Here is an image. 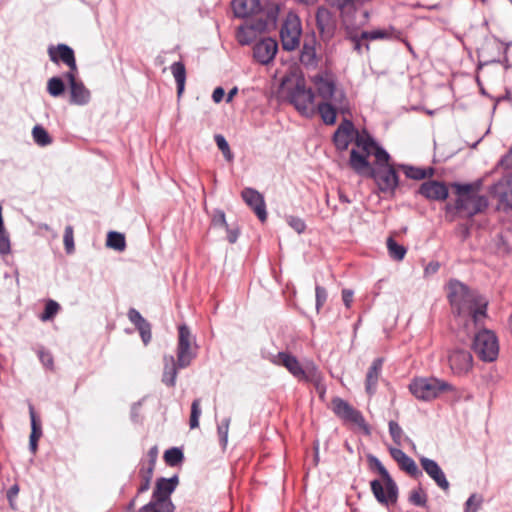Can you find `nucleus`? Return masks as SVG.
I'll return each instance as SVG.
<instances>
[{
  "mask_svg": "<svg viewBox=\"0 0 512 512\" xmlns=\"http://www.w3.org/2000/svg\"><path fill=\"white\" fill-rule=\"evenodd\" d=\"M371 461L374 463L375 468L377 469L378 473L381 476V479L387 480L389 486L391 488H393V486H394L393 485V478L391 477V475L389 474L387 469L382 465V463L376 457H372Z\"/></svg>",
  "mask_w": 512,
  "mask_h": 512,
  "instance_id": "nucleus-49",
  "label": "nucleus"
},
{
  "mask_svg": "<svg viewBox=\"0 0 512 512\" xmlns=\"http://www.w3.org/2000/svg\"><path fill=\"white\" fill-rule=\"evenodd\" d=\"M483 503L481 495L472 494L465 503V512H477Z\"/></svg>",
  "mask_w": 512,
  "mask_h": 512,
  "instance_id": "nucleus-48",
  "label": "nucleus"
},
{
  "mask_svg": "<svg viewBox=\"0 0 512 512\" xmlns=\"http://www.w3.org/2000/svg\"><path fill=\"white\" fill-rule=\"evenodd\" d=\"M409 501L415 506L425 507L427 503V495L421 488H417L411 491Z\"/></svg>",
  "mask_w": 512,
  "mask_h": 512,
  "instance_id": "nucleus-42",
  "label": "nucleus"
},
{
  "mask_svg": "<svg viewBox=\"0 0 512 512\" xmlns=\"http://www.w3.org/2000/svg\"><path fill=\"white\" fill-rule=\"evenodd\" d=\"M341 13L343 21L352 16L367 0H329Z\"/></svg>",
  "mask_w": 512,
  "mask_h": 512,
  "instance_id": "nucleus-28",
  "label": "nucleus"
},
{
  "mask_svg": "<svg viewBox=\"0 0 512 512\" xmlns=\"http://www.w3.org/2000/svg\"><path fill=\"white\" fill-rule=\"evenodd\" d=\"M509 185V181L507 179H503L499 181L494 186V193L498 196L500 204L505 209L512 210V188L506 190L505 188Z\"/></svg>",
  "mask_w": 512,
  "mask_h": 512,
  "instance_id": "nucleus-29",
  "label": "nucleus"
},
{
  "mask_svg": "<svg viewBox=\"0 0 512 512\" xmlns=\"http://www.w3.org/2000/svg\"><path fill=\"white\" fill-rule=\"evenodd\" d=\"M287 221H288V224L297 233H302L305 230V228H306V224H305V222L301 218L290 216Z\"/></svg>",
  "mask_w": 512,
  "mask_h": 512,
  "instance_id": "nucleus-54",
  "label": "nucleus"
},
{
  "mask_svg": "<svg viewBox=\"0 0 512 512\" xmlns=\"http://www.w3.org/2000/svg\"><path fill=\"white\" fill-rule=\"evenodd\" d=\"M59 309H60V305L56 301L48 300L45 305L44 312L40 317L41 320L47 321V320L52 319L58 313Z\"/></svg>",
  "mask_w": 512,
  "mask_h": 512,
  "instance_id": "nucleus-45",
  "label": "nucleus"
},
{
  "mask_svg": "<svg viewBox=\"0 0 512 512\" xmlns=\"http://www.w3.org/2000/svg\"><path fill=\"white\" fill-rule=\"evenodd\" d=\"M352 142L355 147L351 151L359 155H373L379 163L387 161L388 152L366 130L359 131L352 121L344 119L334 132L333 143L338 151L343 152Z\"/></svg>",
  "mask_w": 512,
  "mask_h": 512,
  "instance_id": "nucleus-2",
  "label": "nucleus"
},
{
  "mask_svg": "<svg viewBox=\"0 0 512 512\" xmlns=\"http://www.w3.org/2000/svg\"><path fill=\"white\" fill-rule=\"evenodd\" d=\"M10 252V241L5 232L3 219H2V207L0 206V253L8 254Z\"/></svg>",
  "mask_w": 512,
  "mask_h": 512,
  "instance_id": "nucleus-41",
  "label": "nucleus"
},
{
  "mask_svg": "<svg viewBox=\"0 0 512 512\" xmlns=\"http://www.w3.org/2000/svg\"><path fill=\"white\" fill-rule=\"evenodd\" d=\"M420 463L424 471L436 482V484L443 489L444 491H447L449 489V482L446 479V476L440 466L437 464L436 461L422 457L420 459Z\"/></svg>",
  "mask_w": 512,
  "mask_h": 512,
  "instance_id": "nucleus-21",
  "label": "nucleus"
},
{
  "mask_svg": "<svg viewBox=\"0 0 512 512\" xmlns=\"http://www.w3.org/2000/svg\"><path fill=\"white\" fill-rule=\"evenodd\" d=\"M226 228H228V226ZM227 238L230 243H235L238 238V231L227 229Z\"/></svg>",
  "mask_w": 512,
  "mask_h": 512,
  "instance_id": "nucleus-64",
  "label": "nucleus"
},
{
  "mask_svg": "<svg viewBox=\"0 0 512 512\" xmlns=\"http://www.w3.org/2000/svg\"><path fill=\"white\" fill-rule=\"evenodd\" d=\"M106 245L117 251H123L126 247L125 237L119 232L111 231L107 235Z\"/></svg>",
  "mask_w": 512,
  "mask_h": 512,
  "instance_id": "nucleus-36",
  "label": "nucleus"
},
{
  "mask_svg": "<svg viewBox=\"0 0 512 512\" xmlns=\"http://www.w3.org/2000/svg\"><path fill=\"white\" fill-rule=\"evenodd\" d=\"M389 452L391 457L397 462L401 470L405 471L407 474L415 478L421 475V471L419 470L415 461L411 457L406 455L401 449L391 447L389 448Z\"/></svg>",
  "mask_w": 512,
  "mask_h": 512,
  "instance_id": "nucleus-22",
  "label": "nucleus"
},
{
  "mask_svg": "<svg viewBox=\"0 0 512 512\" xmlns=\"http://www.w3.org/2000/svg\"><path fill=\"white\" fill-rule=\"evenodd\" d=\"M389 433H390L393 441L397 445H399V446L402 445V442L405 438L403 435V430L397 422H395V421L389 422Z\"/></svg>",
  "mask_w": 512,
  "mask_h": 512,
  "instance_id": "nucleus-47",
  "label": "nucleus"
},
{
  "mask_svg": "<svg viewBox=\"0 0 512 512\" xmlns=\"http://www.w3.org/2000/svg\"><path fill=\"white\" fill-rule=\"evenodd\" d=\"M48 55L53 63L58 64L59 62H62L68 66L69 71L67 73H78L74 51L68 45L58 44L57 46H50L48 48Z\"/></svg>",
  "mask_w": 512,
  "mask_h": 512,
  "instance_id": "nucleus-14",
  "label": "nucleus"
},
{
  "mask_svg": "<svg viewBox=\"0 0 512 512\" xmlns=\"http://www.w3.org/2000/svg\"><path fill=\"white\" fill-rule=\"evenodd\" d=\"M47 91L52 97H59L65 91V84L62 78L52 77L47 82Z\"/></svg>",
  "mask_w": 512,
  "mask_h": 512,
  "instance_id": "nucleus-38",
  "label": "nucleus"
},
{
  "mask_svg": "<svg viewBox=\"0 0 512 512\" xmlns=\"http://www.w3.org/2000/svg\"><path fill=\"white\" fill-rule=\"evenodd\" d=\"M229 425H230V418H226L217 427V432H218L221 444L223 446H225L227 444Z\"/></svg>",
  "mask_w": 512,
  "mask_h": 512,
  "instance_id": "nucleus-50",
  "label": "nucleus"
},
{
  "mask_svg": "<svg viewBox=\"0 0 512 512\" xmlns=\"http://www.w3.org/2000/svg\"><path fill=\"white\" fill-rule=\"evenodd\" d=\"M383 367V359L376 358L371 366L369 367L366 379H365V390L367 394L370 396L374 395L377 389L378 381L381 376V371Z\"/></svg>",
  "mask_w": 512,
  "mask_h": 512,
  "instance_id": "nucleus-24",
  "label": "nucleus"
},
{
  "mask_svg": "<svg viewBox=\"0 0 512 512\" xmlns=\"http://www.w3.org/2000/svg\"><path fill=\"white\" fill-rule=\"evenodd\" d=\"M215 142H216L219 150L223 153V156L225 157V159L229 162L232 161L233 154L230 150L229 144L226 141L225 137L221 134H217V135H215Z\"/></svg>",
  "mask_w": 512,
  "mask_h": 512,
  "instance_id": "nucleus-43",
  "label": "nucleus"
},
{
  "mask_svg": "<svg viewBox=\"0 0 512 512\" xmlns=\"http://www.w3.org/2000/svg\"><path fill=\"white\" fill-rule=\"evenodd\" d=\"M225 91L222 87H217L212 93V99L215 103H219L223 100Z\"/></svg>",
  "mask_w": 512,
  "mask_h": 512,
  "instance_id": "nucleus-58",
  "label": "nucleus"
},
{
  "mask_svg": "<svg viewBox=\"0 0 512 512\" xmlns=\"http://www.w3.org/2000/svg\"><path fill=\"white\" fill-rule=\"evenodd\" d=\"M63 242L65 251L67 254H72L75 251V244H74V229L71 225H68L65 227L64 235H63Z\"/></svg>",
  "mask_w": 512,
  "mask_h": 512,
  "instance_id": "nucleus-40",
  "label": "nucleus"
},
{
  "mask_svg": "<svg viewBox=\"0 0 512 512\" xmlns=\"http://www.w3.org/2000/svg\"><path fill=\"white\" fill-rule=\"evenodd\" d=\"M393 488H391L387 480L374 479L370 482V488L373 496L379 504L384 507L394 506L398 501L399 488L393 480Z\"/></svg>",
  "mask_w": 512,
  "mask_h": 512,
  "instance_id": "nucleus-13",
  "label": "nucleus"
},
{
  "mask_svg": "<svg viewBox=\"0 0 512 512\" xmlns=\"http://www.w3.org/2000/svg\"><path fill=\"white\" fill-rule=\"evenodd\" d=\"M410 392L419 400L430 401L441 393L452 392L455 388L447 381L438 378H417L409 385Z\"/></svg>",
  "mask_w": 512,
  "mask_h": 512,
  "instance_id": "nucleus-8",
  "label": "nucleus"
},
{
  "mask_svg": "<svg viewBox=\"0 0 512 512\" xmlns=\"http://www.w3.org/2000/svg\"><path fill=\"white\" fill-rule=\"evenodd\" d=\"M447 290L452 312L466 332L470 333L482 324L487 309V302L484 299L458 280H451Z\"/></svg>",
  "mask_w": 512,
  "mask_h": 512,
  "instance_id": "nucleus-1",
  "label": "nucleus"
},
{
  "mask_svg": "<svg viewBox=\"0 0 512 512\" xmlns=\"http://www.w3.org/2000/svg\"><path fill=\"white\" fill-rule=\"evenodd\" d=\"M353 295H354V293L350 289H343L342 290V300L344 302V305L347 308L351 307V304L353 302Z\"/></svg>",
  "mask_w": 512,
  "mask_h": 512,
  "instance_id": "nucleus-55",
  "label": "nucleus"
},
{
  "mask_svg": "<svg viewBox=\"0 0 512 512\" xmlns=\"http://www.w3.org/2000/svg\"><path fill=\"white\" fill-rule=\"evenodd\" d=\"M300 61L305 66H315L317 64L314 39H310L309 41L306 40L304 42L301 50Z\"/></svg>",
  "mask_w": 512,
  "mask_h": 512,
  "instance_id": "nucleus-31",
  "label": "nucleus"
},
{
  "mask_svg": "<svg viewBox=\"0 0 512 512\" xmlns=\"http://www.w3.org/2000/svg\"><path fill=\"white\" fill-rule=\"evenodd\" d=\"M401 168L404 170L405 175L410 179L422 180L427 177V173L424 169L406 165H402Z\"/></svg>",
  "mask_w": 512,
  "mask_h": 512,
  "instance_id": "nucleus-46",
  "label": "nucleus"
},
{
  "mask_svg": "<svg viewBox=\"0 0 512 512\" xmlns=\"http://www.w3.org/2000/svg\"><path fill=\"white\" fill-rule=\"evenodd\" d=\"M288 98L302 115L310 117L315 113V94L311 88L306 87L303 79H298L289 89Z\"/></svg>",
  "mask_w": 512,
  "mask_h": 512,
  "instance_id": "nucleus-9",
  "label": "nucleus"
},
{
  "mask_svg": "<svg viewBox=\"0 0 512 512\" xmlns=\"http://www.w3.org/2000/svg\"><path fill=\"white\" fill-rule=\"evenodd\" d=\"M136 328L140 333L142 341L144 342L145 345H147L150 342L151 337H152L151 325L146 321L145 323H143V325H140Z\"/></svg>",
  "mask_w": 512,
  "mask_h": 512,
  "instance_id": "nucleus-52",
  "label": "nucleus"
},
{
  "mask_svg": "<svg viewBox=\"0 0 512 512\" xmlns=\"http://www.w3.org/2000/svg\"><path fill=\"white\" fill-rule=\"evenodd\" d=\"M371 155H359L350 151L349 167L360 176L372 178L378 189L385 194L393 195L399 184V177L395 168L390 164V155L386 162L379 163L375 158V167L369 162Z\"/></svg>",
  "mask_w": 512,
  "mask_h": 512,
  "instance_id": "nucleus-3",
  "label": "nucleus"
},
{
  "mask_svg": "<svg viewBox=\"0 0 512 512\" xmlns=\"http://www.w3.org/2000/svg\"><path fill=\"white\" fill-rule=\"evenodd\" d=\"M213 224L215 226L227 227L225 214L223 211H217L213 218Z\"/></svg>",
  "mask_w": 512,
  "mask_h": 512,
  "instance_id": "nucleus-56",
  "label": "nucleus"
},
{
  "mask_svg": "<svg viewBox=\"0 0 512 512\" xmlns=\"http://www.w3.org/2000/svg\"><path fill=\"white\" fill-rule=\"evenodd\" d=\"M387 249L389 256L396 261L403 260L407 252L406 248L398 244L392 237L387 239Z\"/></svg>",
  "mask_w": 512,
  "mask_h": 512,
  "instance_id": "nucleus-35",
  "label": "nucleus"
},
{
  "mask_svg": "<svg viewBox=\"0 0 512 512\" xmlns=\"http://www.w3.org/2000/svg\"><path fill=\"white\" fill-rule=\"evenodd\" d=\"M152 464L142 463L139 470V477L141 479V484L137 489V495H140L150 488L151 479L153 476L154 468L151 467Z\"/></svg>",
  "mask_w": 512,
  "mask_h": 512,
  "instance_id": "nucleus-34",
  "label": "nucleus"
},
{
  "mask_svg": "<svg viewBox=\"0 0 512 512\" xmlns=\"http://www.w3.org/2000/svg\"><path fill=\"white\" fill-rule=\"evenodd\" d=\"M40 436H41V431L36 432V430L33 429V431L31 432V435H30V447L32 450H36L37 441Z\"/></svg>",
  "mask_w": 512,
  "mask_h": 512,
  "instance_id": "nucleus-60",
  "label": "nucleus"
},
{
  "mask_svg": "<svg viewBox=\"0 0 512 512\" xmlns=\"http://www.w3.org/2000/svg\"><path fill=\"white\" fill-rule=\"evenodd\" d=\"M440 265L438 262H430L424 269L425 275L434 274L438 271Z\"/></svg>",
  "mask_w": 512,
  "mask_h": 512,
  "instance_id": "nucleus-59",
  "label": "nucleus"
},
{
  "mask_svg": "<svg viewBox=\"0 0 512 512\" xmlns=\"http://www.w3.org/2000/svg\"><path fill=\"white\" fill-rule=\"evenodd\" d=\"M201 415L200 399H195L191 404V415L189 425L191 429L199 426V418Z\"/></svg>",
  "mask_w": 512,
  "mask_h": 512,
  "instance_id": "nucleus-44",
  "label": "nucleus"
},
{
  "mask_svg": "<svg viewBox=\"0 0 512 512\" xmlns=\"http://www.w3.org/2000/svg\"><path fill=\"white\" fill-rule=\"evenodd\" d=\"M278 51L277 41L272 38H264L253 47V56L261 64L270 63Z\"/></svg>",
  "mask_w": 512,
  "mask_h": 512,
  "instance_id": "nucleus-18",
  "label": "nucleus"
},
{
  "mask_svg": "<svg viewBox=\"0 0 512 512\" xmlns=\"http://www.w3.org/2000/svg\"><path fill=\"white\" fill-rule=\"evenodd\" d=\"M175 509L171 500L155 499L141 507L138 512H173Z\"/></svg>",
  "mask_w": 512,
  "mask_h": 512,
  "instance_id": "nucleus-30",
  "label": "nucleus"
},
{
  "mask_svg": "<svg viewBox=\"0 0 512 512\" xmlns=\"http://www.w3.org/2000/svg\"><path fill=\"white\" fill-rule=\"evenodd\" d=\"M401 32L398 31L393 26H389L384 29H376L372 31H363L361 33V38L364 40H380V39H400Z\"/></svg>",
  "mask_w": 512,
  "mask_h": 512,
  "instance_id": "nucleus-27",
  "label": "nucleus"
},
{
  "mask_svg": "<svg viewBox=\"0 0 512 512\" xmlns=\"http://www.w3.org/2000/svg\"><path fill=\"white\" fill-rule=\"evenodd\" d=\"M232 8L237 17L245 18L260 11V0H233Z\"/></svg>",
  "mask_w": 512,
  "mask_h": 512,
  "instance_id": "nucleus-25",
  "label": "nucleus"
},
{
  "mask_svg": "<svg viewBox=\"0 0 512 512\" xmlns=\"http://www.w3.org/2000/svg\"><path fill=\"white\" fill-rule=\"evenodd\" d=\"M64 77L69 83L70 103L79 106L88 104L91 93L84 83L77 79V74L65 73Z\"/></svg>",
  "mask_w": 512,
  "mask_h": 512,
  "instance_id": "nucleus-15",
  "label": "nucleus"
},
{
  "mask_svg": "<svg viewBox=\"0 0 512 512\" xmlns=\"http://www.w3.org/2000/svg\"><path fill=\"white\" fill-rule=\"evenodd\" d=\"M316 23L320 35L324 40H329L333 37L336 29V21L327 8H318L316 12Z\"/></svg>",
  "mask_w": 512,
  "mask_h": 512,
  "instance_id": "nucleus-19",
  "label": "nucleus"
},
{
  "mask_svg": "<svg viewBox=\"0 0 512 512\" xmlns=\"http://www.w3.org/2000/svg\"><path fill=\"white\" fill-rule=\"evenodd\" d=\"M40 358H41V361L43 362V364L45 366H47V367L52 366L53 359H52V356L49 353H41L40 354Z\"/></svg>",
  "mask_w": 512,
  "mask_h": 512,
  "instance_id": "nucleus-62",
  "label": "nucleus"
},
{
  "mask_svg": "<svg viewBox=\"0 0 512 512\" xmlns=\"http://www.w3.org/2000/svg\"><path fill=\"white\" fill-rule=\"evenodd\" d=\"M419 193L429 200L444 201L449 192L445 183L430 180L421 184Z\"/></svg>",
  "mask_w": 512,
  "mask_h": 512,
  "instance_id": "nucleus-20",
  "label": "nucleus"
},
{
  "mask_svg": "<svg viewBox=\"0 0 512 512\" xmlns=\"http://www.w3.org/2000/svg\"><path fill=\"white\" fill-rule=\"evenodd\" d=\"M19 493V486L17 484L10 487V489L7 492V498L10 502V506L14 508V499L17 497Z\"/></svg>",
  "mask_w": 512,
  "mask_h": 512,
  "instance_id": "nucleus-57",
  "label": "nucleus"
},
{
  "mask_svg": "<svg viewBox=\"0 0 512 512\" xmlns=\"http://www.w3.org/2000/svg\"><path fill=\"white\" fill-rule=\"evenodd\" d=\"M260 28L248 23L241 25L236 33L238 42L242 45L250 44L256 38L257 31Z\"/></svg>",
  "mask_w": 512,
  "mask_h": 512,
  "instance_id": "nucleus-33",
  "label": "nucleus"
},
{
  "mask_svg": "<svg viewBox=\"0 0 512 512\" xmlns=\"http://www.w3.org/2000/svg\"><path fill=\"white\" fill-rule=\"evenodd\" d=\"M34 142L39 146H47L52 143V138L48 132L40 125H36L32 130Z\"/></svg>",
  "mask_w": 512,
  "mask_h": 512,
  "instance_id": "nucleus-37",
  "label": "nucleus"
},
{
  "mask_svg": "<svg viewBox=\"0 0 512 512\" xmlns=\"http://www.w3.org/2000/svg\"><path fill=\"white\" fill-rule=\"evenodd\" d=\"M361 40H363V39L361 38V35H360L359 37H358V36H355V37H353V38H352V41L354 42V50H355L357 53H359V54H361V52H362V47H363V46H362V43H361Z\"/></svg>",
  "mask_w": 512,
  "mask_h": 512,
  "instance_id": "nucleus-63",
  "label": "nucleus"
},
{
  "mask_svg": "<svg viewBox=\"0 0 512 512\" xmlns=\"http://www.w3.org/2000/svg\"><path fill=\"white\" fill-rule=\"evenodd\" d=\"M243 201L255 212L261 222L267 219V211L264 197L253 188H245L241 192Z\"/></svg>",
  "mask_w": 512,
  "mask_h": 512,
  "instance_id": "nucleus-17",
  "label": "nucleus"
},
{
  "mask_svg": "<svg viewBox=\"0 0 512 512\" xmlns=\"http://www.w3.org/2000/svg\"><path fill=\"white\" fill-rule=\"evenodd\" d=\"M171 73L177 85V94L181 96L185 88L186 82V68L183 62H174L171 67Z\"/></svg>",
  "mask_w": 512,
  "mask_h": 512,
  "instance_id": "nucleus-32",
  "label": "nucleus"
},
{
  "mask_svg": "<svg viewBox=\"0 0 512 512\" xmlns=\"http://www.w3.org/2000/svg\"><path fill=\"white\" fill-rule=\"evenodd\" d=\"M184 454L181 449L177 447L170 448L164 453V460L169 466H177L183 461Z\"/></svg>",
  "mask_w": 512,
  "mask_h": 512,
  "instance_id": "nucleus-39",
  "label": "nucleus"
},
{
  "mask_svg": "<svg viewBox=\"0 0 512 512\" xmlns=\"http://www.w3.org/2000/svg\"><path fill=\"white\" fill-rule=\"evenodd\" d=\"M316 296V309L319 311L325 304L328 294L324 287L317 285L315 288Z\"/></svg>",
  "mask_w": 512,
  "mask_h": 512,
  "instance_id": "nucleus-51",
  "label": "nucleus"
},
{
  "mask_svg": "<svg viewBox=\"0 0 512 512\" xmlns=\"http://www.w3.org/2000/svg\"><path fill=\"white\" fill-rule=\"evenodd\" d=\"M473 349L477 356L485 362H493L499 354V342L494 332L484 329L474 338Z\"/></svg>",
  "mask_w": 512,
  "mask_h": 512,
  "instance_id": "nucleus-10",
  "label": "nucleus"
},
{
  "mask_svg": "<svg viewBox=\"0 0 512 512\" xmlns=\"http://www.w3.org/2000/svg\"><path fill=\"white\" fill-rule=\"evenodd\" d=\"M456 200L455 209L461 216L471 218L488 207V199L480 194L481 182L461 184L452 183Z\"/></svg>",
  "mask_w": 512,
  "mask_h": 512,
  "instance_id": "nucleus-5",
  "label": "nucleus"
},
{
  "mask_svg": "<svg viewBox=\"0 0 512 512\" xmlns=\"http://www.w3.org/2000/svg\"><path fill=\"white\" fill-rule=\"evenodd\" d=\"M177 485V476H173L171 478H159L156 481L152 497L155 499L171 500L170 495L174 492Z\"/></svg>",
  "mask_w": 512,
  "mask_h": 512,
  "instance_id": "nucleus-23",
  "label": "nucleus"
},
{
  "mask_svg": "<svg viewBox=\"0 0 512 512\" xmlns=\"http://www.w3.org/2000/svg\"><path fill=\"white\" fill-rule=\"evenodd\" d=\"M332 411L345 423H350L369 432V427L362 413L342 398L335 397L331 401Z\"/></svg>",
  "mask_w": 512,
  "mask_h": 512,
  "instance_id": "nucleus-12",
  "label": "nucleus"
},
{
  "mask_svg": "<svg viewBox=\"0 0 512 512\" xmlns=\"http://www.w3.org/2000/svg\"><path fill=\"white\" fill-rule=\"evenodd\" d=\"M301 33L299 17L294 13H289L280 30L283 49L287 51L295 50L299 46Z\"/></svg>",
  "mask_w": 512,
  "mask_h": 512,
  "instance_id": "nucleus-11",
  "label": "nucleus"
},
{
  "mask_svg": "<svg viewBox=\"0 0 512 512\" xmlns=\"http://www.w3.org/2000/svg\"><path fill=\"white\" fill-rule=\"evenodd\" d=\"M346 108L347 104L345 106H337L332 101H323L318 104L317 111L326 125H333L336 122L337 110L343 111Z\"/></svg>",
  "mask_w": 512,
  "mask_h": 512,
  "instance_id": "nucleus-26",
  "label": "nucleus"
},
{
  "mask_svg": "<svg viewBox=\"0 0 512 512\" xmlns=\"http://www.w3.org/2000/svg\"><path fill=\"white\" fill-rule=\"evenodd\" d=\"M157 455H158L157 448L156 447L151 448L149 450V453H148V456H149L150 459H149V461L146 464H152L151 467L155 468Z\"/></svg>",
  "mask_w": 512,
  "mask_h": 512,
  "instance_id": "nucleus-61",
  "label": "nucleus"
},
{
  "mask_svg": "<svg viewBox=\"0 0 512 512\" xmlns=\"http://www.w3.org/2000/svg\"><path fill=\"white\" fill-rule=\"evenodd\" d=\"M192 344L193 337L189 328L186 325H180L178 328L177 360L173 355L163 357L162 382L165 385L174 387L178 369L188 367L196 357V351Z\"/></svg>",
  "mask_w": 512,
  "mask_h": 512,
  "instance_id": "nucleus-4",
  "label": "nucleus"
},
{
  "mask_svg": "<svg viewBox=\"0 0 512 512\" xmlns=\"http://www.w3.org/2000/svg\"><path fill=\"white\" fill-rule=\"evenodd\" d=\"M128 318L131 323H133L136 327L143 325L147 320L142 317V315L134 308L129 309Z\"/></svg>",
  "mask_w": 512,
  "mask_h": 512,
  "instance_id": "nucleus-53",
  "label": "nucleus"
},
{
  "mask_svg": "<svg viewBox=\"0 0 512 512\" xmlns=\"http://www.w3.org/2000/svg\"><path fill=\"white\" fill-rule=\"evenodd\" d=\"M448 362L454 374L463 375L471 370L473 358L468 350L455 349L450 352Z\"/></svg>",
  "mask_w": 512,
  "mask_h": 512,
  "instance_id": "nucleus-16",
  "label": "nucleus"
},
{
  "mask_svg": "<svg viewBox=\"0 0 512 512\" xmlns=\"http://www.w3.org/2000/svg\"><path fill=\"white\" fill-rule=\"evenodd\" d=\"M317 95L323 101H332L337 106L346 105V95L343 89L337 86L335 75L330 71H322L311 77Z\"/></svg>",
  "mask_w": 512,
  "mask_h": 512,
  "instance_id": "nucleus-6",
  "label": "nucleus"
},
{
  "mask_svg": "<svg viewBox=\"0 0 512 512\" xmlns=\"http://www.w3.org/2000/svg\"><path fill=\"white\" fill-rule=\"evenodd\" d=\"M270 361L277 366L285 367L298 381L315 382L319 378L318 369L314 364L303 366L294 355L288 352H279L273 355Z\"/></svg>",
  "mask_w": 512,
  "mask_h": 512,
  "instance_id": "nucleus-7",
  "label": "nucleus"
}]
</instances>
